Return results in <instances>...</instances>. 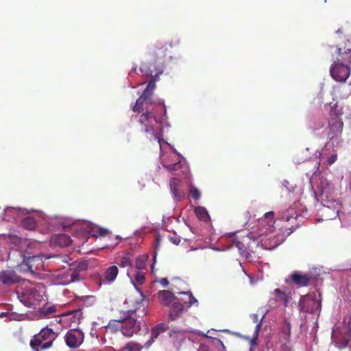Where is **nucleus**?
Here are the masks:
<instances>
[{"label": "nucleus", "mask_w": 351, "mask_h": 351, "mask_svg": "<svg viewBox=\"0 0 351 351\" xmlns=\"http://www.w3.org/2000/svg\"><path fill=\"white\" fill-rule=\"evenodd\" d=\"M289 280L295 285H315L332 283V276L329 272L322 269L313 267L307 273H302L300 271H294L289 276Z\"/></svg>", "instance_id": "obj_1"}, {"label": "nucleus", "mask_w": 351, "mask_h": 351, "mask_svg": "<svg viewBox=\"0 0 351 351\" xmlns=\"http://www.w3.org/2000/svg\"><path fill=\"white\" fill-rule=\"evenodd\" d=\"M178 295H183L188 298V300L184 298H178L170 306L168 317L171 321L178 319L181 315L189 310L193 305L198 306L197 300L193 296L191 291L179 292Z\"/></svg>", "instance_id": "obj_2"}, {"label": "nucleus", "mask_w": 351, "mask_h": 351, "mask_svg": "<svg viewBox=\"0 0 351 351\" xmlns=\"http://www.w3.org/2000/svg\"><path fill=\"white\" fill-rule=\"evenodd\" d=\"M174 47L172 42L160 43L150 53L152 64L154 65V70L158 73H162L163 66L166 61L171 59L172 49Z\"/></svg>", "instance_id": "obj_3"}, {"label": "nucleus", "mask_w": 351, "mask_h": 351, "mask_svg": "<svg viewBox=\"0 0 351 351\" xmlns=\"http://www.w3.org/2000/svg\"><path fill=\"white\" fill-rule=\"evenodd\" d=\"M57 336L52 329L46 327L34 335V339L31 340L30 346L34 351L48 349L51 347Z\"/></svg>", "instance_id": "obj_4"}, {"label": "nucleus", "mask_w": 351, "mask_h": 351, "mask_svg": "<svg viewBox=\"0 0 351 351\" xmlns=\"http://www.w3.org/2000/svg\"><path fill=\"white\" fill-rule=\"evenodd\" d=\"M18 298L27 307L36 306L45 301V291L36 287H26L21 292L17 291Z\"/></svg>", "instance_id": "obj_5"}, {"label": "nucleus", "mask_w": 351, "mask_h": 351, "mask_svg": "<svg viewBox=\"0 0 351 351\" xmlns=\"http://www.w3.org/2000/svg\"><path fill=\"white\" fill-rule=\"evenodd\" d=\"M136 310H129L122 313L121 317V332L127 337H131L134 334L137 333L140 329V322H137L134 317L136 316Z\"/></svg>", "instance_id": "obj_6"}, {"label": "nucleus", "mask_w": 351, "mask_h": 351, "mask_svg": "<svg viewBox=\"0 0 351 351\" xmlns=\"http://www.w3.org/2000/svg\"><path fill=\"white\" fill-rule=\"evenodd\" d=\"M139 116L138 122L144 128V132L148 137L158 138L154 128L153 123H158L156 112L149 106H145L144 111Z\"/></svg>", "instance_id": "obj_7"}, {"label": "nucleus", "mask_w": 351, "mask_h": 351, "mask_svg": "<svg viewBox=\"0 0 351 351\" xmlns=\"http://www.w3.org/2000/svg\"><path fill=\"white\" fill-rule=\"evenodd\" d=\"M351 338V317H345L340 331L333 330L332 339L339 348H346Z\"/></svg>", "instance_id": "obj_8"}, {"label": "nucleus", "mask_w": 351, "mask_h": 351, "mask_svg": "<svg viewBox=\"0 0 351 351\" xmlns=\"http://www.w3.org/2000/svg\"><path fill=\"white\" fill-rule=\"evenodd\" d=\"M320 293L317 295L315 293H310L302 296L299 306L300 311L319 315L321 311Z\"/></svg>", "instance_id": "obj_9"}, {"label": "nucleus", "mask_w": 351, "mask_h": 351, "mask_svg": "<svg viewBox=\"0 0 351 351\" xmlns=\"http://www.w3.org/2000/svg\"><path fill=\"white\" fill-rule=\"evenodd\" d=\"M350 66L340 62H334L330 68L331 77L337 82H344L350 75Z\"/></svg>", "instance_id": "obj_10"}, {"label": "nucleus", "mask_w": 351, "mask_h": 351, "mask_svg": "<svg viewBox=\"0 0 351 351\" xmlns=\"http://www.w3.org/2000/svg\"><path fill=\"white\" fill-rule=\"evenodd\" d=\"M84 339V332L79 328L71 329L64 335L66 344L71 349L80 347L83 343Z\"/></svg>", "instance_id": "obj_11"}, {"label": "nucleus", "mask_w": 351, "mask_h": 351, "mask_svg": "<svg viewBox=\"0 0 351 351\" xmlns=\"http://www.w3.org/2000/svg\"><path fill=\"white\" fill-rule=\"evenodd\" d=\"M58 322L63 326H68L72 324H78L83 318V313L81 308L75 309L62 313Z\"/></svg>", "instance_id": "obj_12"}, {"label": "nucleus", "mask_w": 351, "mask_h": 351, "mask_svg": "<svg viewBox=\"0 0 351 351\" xmlns=\"http://www.w3.org/2000/svg\"><path fill=\"white\" fill-rule=\"evenodd\" d=\"M343 123L340 117L336 114L330 115L328 121L329 129L328 136L330 139L340 135L343 131Z\"/></svg>", "instance_id": "obj_13"}, {"label": "nucleus", "mask_w": 351, "mask_h": 351, "mask_svg": "<svg viewBox=\"0 0 351 351\" xmlns=\"http://www.w3.org/2000/svg\"><path fill=\"white\" fill-rule=\"evenodd\" d=\"M26 280L19 276L13 269L3 270L0 272V283L3 285H11L17 283H25Z\"/></svg>", "instance_id": "obj_14"}, {"label": "nucleus", "mask_w": 351, "mask_h": 351, "mask_svg": "<svg viewBox=\"0 0 351 351\" xmlns=\"http://www.w3.org/2000/svg\"><path fill=\"white\" fill-rule=\"evenodd\" d=\"M153 91L147 89V88L144 90L140 97L136 101V104L132 108V110L135 112L144 111L145 106H149L153 105L152 96Z\"/></svg>", "instance_id": "obj_15"}, {"label": "nucleus", "mask_w": 351, "mask_h": 351, "mask_svg": "<svg viewBox=\"0 0 351 351\" xmlns=\"http://www.w3.org/2000/svg\"><path fill=\"white\" fill-rule=\"evenodd\" d=\"M58 282L56 285H69L72 282L78 281V273L72 271L71 269L62 271L57 274Z\"/></svg>", "instance_id": "obj_16"}, {"label": "nucleus", "mask_w": 351, "mask_h": 351, "mask_svg": "<svg viewBox=\"0 0 351 351\" xmlns=\"http://www.w3.org/2000/svg\"><path fill=\"white\" fill-rule=\"evenodd\" d=\"M160 302L166 306H170L175 301L178 300L179 296L175 295L172 292L167 290L160 291L158 293Z\"/></svg>", "instance_id": "obj_17"}, {"label": "nucleus", "mask_w": 351, "mask_h": 351, "mask_svg": "<svg viewBox=\"0 0 351 351\" xmlns=\"http://www.w3.org/2000/svg\"><path fill=\"white\" fill-rule=\"evenodd\" d=\"M336 53L337 56L334 62H343L351 67V49L337 48Z\"/></svg>", "instance_id": "obj_18"}, {"label": "nucleus", "mask_w": 351, "mask_h": 351, "mask_svg": "<svg viewBox=\"0 0 351 351\" xmlns=\"http://www.w3.org/2000/svg\"><path fill=\"white\" fill-rule=\"evenodd\" d=\"M297 226H291V227L288 228L286 226L285 232H284L282 234H277L274 238H270L271 239V243L273 245V247H277L280 244H281L285 239L286 237L289 235L291 232H293L296 228Z\"/></svg>", "instance_id": "obj_19"}, {"label": "nucleus", "mask_w": 351, "mask_h": 351, "mask_svg": "<svg viewBox=\"0 0 351 351\" xmlns=\"http://www.w3.org/2000/svg\"><path fill=\"white\" fill-rule=\"evenodd\" d=\"M265 315H266V312L263 313V315H262V317L261 318L260 322H258V324H257L256 325L253 336L250 341V348L249 351H254V347L257 345L258 337L260 329L262 326L263 320L265 318Z\"/></svg>", "instance_id": "obj_20"}, {"label": "nucleus", "mask_w": 351, "mask_h": 351, "mask_svg": "<svg viewBox=\"0 0 351 351\" xmlns=\"http://www.w3.org/2000/svg\"><path fill=\"white\" fill-rule=\"evenodd\" d=\"M21 226L27 230H34L37 227V221L34 217L28 216L21 220Z\"/></svg>", "instance_id": "obj_21"}, {"label": "nucleus", "mask_w": 351, "mask_h": 351, "mask_svg": "<svg viewBox=\"0 0 351 351\" xmlns=\"http://www.w3.org/2000/svg\"><path fill=\"white\" fill-rule=\"evenodd\" d=\"M274 294L276 297L282 300L286 306L291 300V293L289 291H281L280 289H276L274 290Z\"/></svg>", "instance_id": "obj_22"}, {"label": "nucleus", "mask_w": 351, "mask_h": 351, "mask_svg": "<svg viewBox=\"0 0 351 351\" xmlns=\"http://www.w3.org/2000/svg\"><path fill=\"white\" fill-rule=\"evenodd\" d=\"M196 217L201 221H208L210 216L206 209L203 206H197L194 210Z\"/></svg>", "instance_id": "obj_23"}, {"label": "nucleus", "mask_w": 351, "mask_h": 351, "mask_svg": "<svg viewBox=\"0 0 351 351\" xmlns=\"http://www.w3.org/2000/svg\"><path fill=\"white\" fill-rule=\"evenodd\" d=\"M56 243L62 246L66 247L71 244V237L66 234H60L56 237Z\"/></svg>", "instance_id": "obj_24"}, {"label": "nucleus", "mask_w": 351, "mask_h": 351, "mask_svg": "<svg viewBox=\"0 0 351 351\" xmlns=\"http://www.w3.org/2000/svg\"><path fill=\"white\" fill-rule=\"evenodd\" d=\"M296 219L297 214L295 210L293 208H289L282 214L281 220L288 222L291 219L293 221H296Z\"/></svg>", "instance_id": "obj_25"}, {"label": "nucleus", "mask_w": 351, "mask_h": 351, "mask_svg": "<svg viewBox=\"0 0 351 351\" xmlns=\"http://www.w3.org/2000/svg\"><path fill=\"white\" fill-rule=\"evenodd\" d=\"M118 274V268L117 266L110 267L105 272V278L108 282H111L114 280Z\"/></svg>", "instance_id": "obj_26"}, {"label": "nucleus", "mask_w": 351, "mask_h": 351, "mask_svg": "<svg viewBox=\"0 0 351 351\" xmlns=\"http://www.w3.org/2000/svg\"><path fill=\"white\" fill-rule=\"evenodd\" d=\"M149 109H153V110L156 112V118L161 115L162 114H166V108L164 102H158L157 104H154L153 102V105L149 106Z\"/></svg>", "instance_id": "obj_27"}, {"label": "nucleus", "mask_w": 351, "mask_h": 351, "mask_svg": "<svg viewBox=\"0 0 351 351\" xmlns=\"http://www.w3.org/2000/svg\"><path fill=\"white\" fill-rule=\"evenodd\" d=\"M170 189L171 191L173 193L174 196L181 199L182 197V193L179 192L178 190V180L177 179H173L170 181Z\"/></svg>", "instance_id": "obj_28"}, {"label": "nucleus", "mask_w": 351, "mask_h": 351, "mask_svg": "<svg viewBox=\"0 0 351 351\" xmlns=\"http://www.w3.org/2000/svg\"><path fill=\"white\" fill-rule=\"evenodd\" d=\"M147 258V255L139 256L136 258L135 267L138 270H141L145 268L146 261Z\"/></svg>", "instance_id": "obj_29"}, {"label": "nucleus", "mask_w": 351, "mask_h": 351, "mask_svg": "<svg viewBox=\"0 0 351 351\" xmlns=\"http://www.w3.org/2000/svg\"><path fill=\"white\" fill-rule=\"evenodd\" d=\"M80 300L86 306H91L96 302V298L94 295H83L80 298Z\"/></svg>", "instance_id": "obj_30"}, {"label": "nucleus", "mask_w": 351, "mask_h": 351, "mask_svg": "<svg viewBox=\"0 0 351 351\" xmlns=\"http://www.w3.org/2000/svg\"><path fill=\"white\" fill-rule=\"evenodd\" d=\"M142 348V346H141L139 343L130 341L125 345L123 350L126 351H140Z\"/></svg>", "instance_id": "obj_31"}, {"label": "nucleus", "mask_w": 351, "mask_h": 351, "mask_svg": "<svg viewBox=\"0 0 351 351\" xmlns=\"http://www.w3.org/2000/svg\"><path fill=\"white\" fill-rule=\"evenodd\" d=\"M234 245L238 248V250L240 252V254L243 256H245V258H248L250 256V254L247 251L245 245L242 242L239 241H235Z\"/></svg>", "instance_id": "obj_32"}, {"label": "nucleus", "mask_w": 351, "mask_h": 351, "mask_svg": "<svg viewBox=\"0 0 351 351\" xmlns=\"http://www.w3.org/2000/svg\"><path fill=\"white\" fill-rule=\"evenodd\" d=\"M107 328L111 331H117L119 329L121 330V318L118 320H114L109 322Z\"/></svg>", "instance_id": "obj_33"}, {"label": "nucleus", "mask_w": 351, "mask_h": 351, "mask_svg": "<svg viewBox=\"0 0 351 351\" xmlns=\"http://www.w3.org/2000/svg\"><path fill=\"white\" fill-rule=\"evenodd\" d=\"M140 70L145 76L151 77V78L154 76L152 75L153 70L151 69V65L147 64H143L140 68Z\"/></svg>", "instance_id": "obj_34"}, {"label": "nucleus", "mask_w": 351, "mask_h": 351, "mask_svg": "<svg viewBox=\"0 0 351 351\" xmlns=\"http://www.w3.org/2000/svg\"><path fill=\"white\" fill-rule=\"evenodd\" d=\"M161 73H158V72H156V74L154 75L151 79L148 82V84L147 86V88L153 91L154 90L155 88H156V82L159 79V75H160Z\"/></svg>", "instance_id": "obj_35"}, {"label": "nucleus", "mask_w": 351, "mask_h": 351, "mask_svg": "<svg viewBox=\"0 0 351 351\" xmlns=\"http://www.w3.org/2000/svg\"><path fill=\"white\" fill-rule=\"evenodd\" d=\"M160 334V331L158 330V328H156L155 327L152 330V332H151V337H150V339L148 340L145 344V347H149L150 346L152 343L154 341L155 339H156L158 337V336Z\"/></svg>", "instance_id": "obj_36"}, {"label": "nucleus", "mask_w": 351, "mask_h": 351, "mask_svg": "<svg viewBox=\"0 0 351 351\" xmlns=\"http://www.w3.org/2000/svg\"><path fill=\"white\" fill-rule=\"evenodd\" d=\"M133 278L139 285H143L145 280L144 273L140 271H136Z\"/></svg>", "instance_id": "obj_37"}, {"label": "nucleus", "mask_w": 351, "mask_h": 351, "mask_svg": "<svg viewBox=\"0 0 351 351\" xmlns=\"http://www.w3.org/2000/svg\"><path fill=\"white\" fill-rule=\"evenodd\" d=\"M189 195L193 197V199L197 200L200 198L201 193L195 186H191Z\"/></svg>", "instance_id": "obj_38"}, {"label": "nucleus", "mask_w": 351, "mask_h": 351, "mask_svg": "<svg viewBox=\"0 0 351 351\" xmlns=\"http://www.w3.org/2000/svg\"><path fill=\"white\" fill-rule=\"evenodd\" d=\"M163 167L166 168L168 171H173L180 169L182 167V164L180 162H177L168 165L163 164Z\"/></svg>", "instance_id": "obj_39"}, {"label": "nucleus", "mask_w": 351, "mask_h": 351, "mask_svg": "<svg viewBox=\"0 0 351 351\" xmlns=\"http://www.w3.org/2000/svg\"><path fill=\"white\" fill-rule=\"evenodd\" d=\"M28 263H27V265H28V268L31 271H32V267H33V265L38 262L39 264L43 266V263L41 262V260L37 257V256H32V257H29L27 260Z\"/></svg>", "instance_id": "obj_40"}, {"label": "nucleus", "mask_w": 351, "mask_h": 351, "mask_svg": "<svg viewBox=\"0 0 351 351\" xmlns=\"http://www.w3.org/2000/svg\"><path fill=\"white\" fill-rule=\"evenodd\" d=\"M119 266L121 267H132V261L128 256H123L121 259Z\"/></svg>", "instance_id": "obj_41"}, {"label": "nucleus", "mask_w": 351, "mask_h": 351, "mask_svg": "<svg viewBox=\"0 0 351 351\" xmlns=\"http://www.w3.org/2000/svg\"><path fill=\"white\" fill-rule=\"evenodd\" d=\"M88 268V264L86 262L80 263L77 267L72 270V271H77L78 273V280H80V272L86 271Z\"/></svg>", "instance_id": "obj_42"}, {"label": "nucleus", "mask_w": 351, "mask_h": 351, "mask_svg": "<svg viewBox=\"0 0 351 351\" xmlns=\"http://www.w3.org/2000/svg\"><path fill=\"white\" fill-rule=\"evenodd\" d=\"M56 311V306H49L46 309H43V311H42V313L45 315V316H47V315L49 314H51V313H53Z\"/></svg>", "instance_id": "obj_43"}, {"label": "nucleus", "mask_w": 351, "mask_h": 351, "mask_svg": "<svg viewBox=\"0 0 351 351\" xmlns=\"http://www.w3.org/2000/svg\"><path fill=\"white\" fill-rule=\"evenodd\" d=\"M337 154L336 153L332 154L330 157H328V158L326 161V165H332L337 160Z\"/></svg>", "instance_id": "obj_44"}, {"label": "nucleus", "mask_w": 351, "mask_h": 351, "mask_svg": "<svg viewBox=\"0 0 351 351\" xmlns=\"http://www.w3.org/2000/svg\"><path fill=\"white\" fill-rule=\"evenodd\" d=\"M109 234V231L106 228H100L97 231V236L104 237Z\"/></svg>", "instance_id": "obj_45"}, {"label": "nucleus", "mask_w": 351, "mask_h": 351, "mask_svg": "<svg viewBox=\"0 0 351 351\" xmlns=\"http://www.w3.org/2000/svg\"><path fill=\"white\" fill-rule=\"evenodd\" d=\"M155 241H156V243H155V252H154V259L156 258V251L158 250V249L160 248V238L157 237Z\"/></svg>", "instance_id": "obj_46"}, {"label": "nucleus", "mask_w": 351, "mask_h": 351, "mask_svg": "<svg viewBox=\"0 0 351 351\" xmlns=\"http://www.w3.org/2000/svg\"><path fill=\"white\" fill-rule=\"evenodd\" d=\"M250 317L252 318L253 322L258 324L261 319H258V315L256 313H253L250 315Z\"/></svg>", "instance_id": "obj_47"}, {"label": "nucleus", "mask_w": 351, "mask_h": 351, "mask_svg": "<svg viewBox=\"0 0 351 351\" xmlns=\"http://www.w3.org/2000/svg\"><path fill=\"white\" fill-rule=\"evenodd\" d=\"M274 213L273 211L267 212V213H265V215H264V217L265 219L270 218L271 219H272L274 218Z\"/></svg>", "instance_id": "obj_48"}, {"label": "nucleus", "mask_w": 351, "mask_h": 351, "mask_svg": "<svg viewBox=\"0 0 351 351\" xmlns=\"http://www.w3.org/2000/svg\"><path fill=\"white\" fill-rule=\"evenodd\" d=\"M170 241L175 245H178L180 242V239L178 237H171Z\"/></svg>", "instance_id": "obj_49"}, {"label": "nucleus", "mask_w": 351, "mask_h": 351, "mask_svg": "<svg viewBox=\"0 0 351 351\" xmlns=\"http://www.w3.org/2000/svg\"><path fill=\"white\" fill-rule=\"evenodd\" d=\"M155 328H158V330L160 331V332H164L165 330L164 324H158Z\"/></svg>", "instance_id": "obj_50"}, {"label": "nucleus", "mask_w": 351, "mask_h": 351, "mask_svg": "<svg viewBox=\"0 0 351 351\" xmlns=\"http://www.w3.org/2000/svg\"><path fill=\"white\" fill-rule=\"evenodd\" d=\"M161 285H169V281L167 278H163L160 280Z\"/></svg>", "instance_id": "obj_51"}, {"label": "nucleus", "mask_w": 351, "mask_h": 351, "mask_svg": "<svg viewBox=\"0 0 351 351\" xmlns=\"http://www.w3.org/2000/svg\"><path fill=\"white\" fill-rule=\"evenodd\" d=\"M198 351H209L208 347L206 345H201Z\"/></svg>", "instance_id": "obj_52"}, {"label": "nucleus", "mask_w": 351, "mask_h": 351, "mask_svg": "<svg viewBox=\"0 0 351 351\" xmlns=\"http://www.w3.org/2000/svg\"><path fill=\"white\" fill-rule=\"evenodd\" d=\"M135 289L141 294V296H143V293L142 291L138 289V287L137 286H135L134 287Z\"/></svg>", "instance_id": "obj_53"}, {"label": "nucleus", "mask_w": 351, "mask_h": 351, "mask_svg": "<svg viewBox=\"0 0 351 351\" xmlns=\"http://www.w3.org/2000/svg\"><path fill=\"white\" fill-rule=\"evenodd\" d=\"M197 334H198V335H199V336H203V337H208V336H207V335H204V334L203 332H197Z\"/></svg>", "instance_id": "obj_54"}, {"label": "nucleus", "mask_w": 351, "mask_h": 351, "mask_svg": "<svg viewBox=\"0 0 351 351\" xmlns=\"http://www.w3.org/2000/svg\"><path fill=\"white\" fill-rule=\"evenodd\" d=\"M173 280L178 281L179 282H180L182 281L181 279H180L179 278H175L173 279Z\"/></svg>", "instance_id": "obj_55"}, {"label": "nucleus", "mask_w": 351, "mask_h": 351, "mask_svg": "<svg viewBox=\"0 0 351 351\" xmlns=\"http://www.w3.org/2000/svg\"><path fill=\"white\" fill-rule=\"evenodd\" d=\"M180 295V297H179V298H184V299L188 300V298L184 296L183 295Z\"/></svg>", "instance_id": "obj_56"}, {"label": "nucleus", "mask_w": 351, "mask_h": 351, "mask_svg": "<svg viewBox=\"0 0 351 351\" xmlns=\"http://www.w3.org/2000/svg\"><path fill=\"white\" fill-rule=\"evenodd\" d=\"M218 341L222 345L223 347H224V346L221 340L218 339Z\"/></svg>", "instance_id": "obj_57"}, {"label": "nucleus", "mask_w": 351, "mask_h": 351, "mask_svg": "<svg viewBox=\"0 0 351 351\" xmlns=\"http://www.w3.org/2000/svg\"><path fill=\"white\" fill-rule=\"evenodd\" d=\"M9 210H10V209H9V208H7V209L5 210V212H8Z\"/></svg>", "instance_id": "obj_58"}, {"label": "nucleus", "mask_w": 351, "mask_h": 351, "mask_svg": "<svg viewBox=\"0 0 351 351\" xmlns=\"http://www.w3.org/2000/svg\"><path fill=\"white\" fill-rule=\"evenodd\" d=\"M341 32V29H339L337 31V32Z\"/></svg>", "instance_id": "obj_59"}]
</instances>
